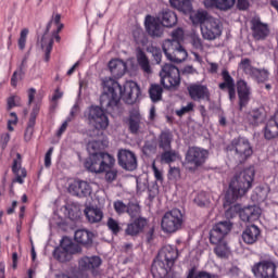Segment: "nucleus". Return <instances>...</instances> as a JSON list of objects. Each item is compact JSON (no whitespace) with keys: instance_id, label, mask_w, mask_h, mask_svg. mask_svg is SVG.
Segmentation results:
<instances>
[{"instance_id":"obj_1","label":"nucleus","mask_w":278,"mask_h":278,"mask_svg":"<svg viewBox=\"0 0 278 278\" xmlns=\"http://www.w3.org/2000/svg\"><path fill=\"white\" fill-rule=\"evenodd\" d=\"M103 93L100 97L101 108L104 110H114L118 105V101L124 99L128 105L136 103L140 97V87L136 81H126L124 87L114 80V78H104L102 80Z\"/></svg>"},{"instance_id":"obj_2","label":"nucleus","mask_w":278,"mask_h":278,"mask_svg":"<svg viewBox=\"0 0 278 278\" xmlns=\"http://www.w3.org/2000/svg\"><path fill=\"white\" fill-rule=\"evenodd\" d=\"M253 179H255V168L253 167H249L235 175L226 192L224 207H229L232 203H236L240 197H244L250 188L253 187Z\"/></svg>"},{"instance_id":"obj_3","label":"nucleus","mask_w":278,"mask_h":278,"mask_svg":"<svg viewBox=\"0 0 278 278\" xmlns=\"http://www.w3.org/2000/svg\"><path fill=\"white\" fill-rule=\"evenodd\" d=\"M60 21H62V15L59 13L53 14L51 21L47 26V31H49V29L54 26V31L52 36L45 33L40 41H38V45H40L42 51H45L46 53V62H49L51 58V51L53 50V40H56V42H60L61 40L60 33L64 28V24L60 23Z\"/></svg>"},{"instance_id":"obj_4","label":"nucleus","mask_w":278,"mask_h":278,"mask_svg":"<svg viewBox=\"0 0 278 278\" xmlns=\"http://www.w3.org/2000/svg\"><path fill=\"white\" fill-rule=\"evenodd\" d=\"M160 260L156 261L152 266V274L157 275L160 278L166 277L168 270L175 265V261L178 257L177 249L167 245L164 247L160 252Z\"/></svg>"},{"instance_id":"obj_5","label":"nucleus","mask_w":278,"mask_h":278,"mask_svg":"<svg viewBox=\"0 0 278 278\" xmlns=\"http://www.w3.org/2000/svg\"><path fill=\"white\" fill-rule=\"evenodd\" d=\"M116 160L110 153L99 152L91 154L90 157L85 161V168L90 173L101 174L112 168Z\"/></svg>"},{"instance_id":"obj_6","label":"nucleus","mask_w":278,"mask_h":278,"mask_svg":"<svg viewBox=\"0 0 278 278\" xmlns=\"http://www.w3.org/2000/svg\"><path fill=\"white\" fill-rule=\"evenodd\" d=\"M184 227V214L179 208L166 212L161 222V228L164 233H175Z\"/></svg>"},{"instance_id":"obj_7","label":"nucleus","mask_w":278,"mask_h":278,"mask_svg":"<svg viewBox=\"0 0 278 278\" xmlns=\"http://www.w3.org/2000/svg\"><path fill=\"white\" fill-rule=\"evenodd\" d=\"M161 84L167 90H177L179 85L181 84V75L179 73V68L173 64L163 65L161 72Z\"/></svg>"},{"instance_id":"obj_8","label":"nucleus","mask_w":278,"mask_h":278,"mask_svg":"<svg viewBox=\"0 0 278 278\" xmlns=\"http://www.w3.org/2000/svg\"><path fill=\"white\" fill-rule=\"evenodd\" d=\"M210 157V152L199 147H191L188 149L185 156V166L189 170H197L200 166H203Z\"/></svg>"},{"instance_id":"obj_9","label":"nucleus","mask_w":278,"mask_h":278,"mask_svg":"<svg viewBox=\"0 0 278 278\" xmlns=\"http://www.w3.org/2000/svg\"><path fill=\"white\" fill-rule=\"evenodd\" d=\"M252 273L255 278H274L277 275V262L270 256H261L260 262L252 266Z\"/></svg>"},{"instance_id":"obj_10","label":"nucleus","mask_w":278,"mask_h":278,"mask_svg":"<svg viewBox=\"0 0 278 278\" xmlns=\"http://www.w3.org/2000/svg\"><path fill=\"white\" fill-rule=\"evenodd\" d=\"M226 216H230L233 218L236 214H239V217L243 223H253V220H257L260 218V211L255 208V206H248L242 208L240 204L229 205L225 207Z\"/></svg>"},{"instance_id":"obj_11","label":"nucleus","mask_w":278,"mask_h":278,"mask_svg":"<svg viewBox=\"0 0 278 278\" xmlns=\"http://www.w3.org/2000/svg\"><path fill=\"white\" fill-rule=\"evenodd\" d=\"M232 151H235L236 159L242 164L248 157L253 155V147L249 139L239 137L231 142Z\"/></svg>"},{"instance_id":"obj_12","label":"nucleus","mask_w":278,"mask_h":278,"mask_svg":"<svg viewBox=\"0 0 278 278\" xmlns=\"http://www.w3.org/2000/svg\"><path fill=\"white\" fill-rule=\"evenodd\" d=\"M233 229V224L229 220H224L215 224L210 232L211 244H220Z\"/></svg>"},{"instance_id":"obj_13","label":"nucleus","mask_w":278,"mask_h":278,"mask_svg":"<svg viewBox=\"0 0 278 278\" xmlns=\"http://www.w3.org/2000/svg\"><path fill=\"white\" fill-rule=\"evenodd\" d=\"M88 121L96 129H108L110 119L103 109L99 106H90L88 113Z\"/></svg>"},{"instance_id":"obj_14","label":"nucleus","mask_w":278,"mask_h":278,"mask_svg":"<svg viewBox=\"0 0 278 278\" xmlns=\"http://www.w3.org/2000/svg\"><path fill=\"white\" fill-rule=\"evenodd\" d=\"M75 253H77V245L71 242V240L64 239L61 245L54 251V257L62 263L71 262Z\"/></svg>"},{"instance_id":"obj_15","label":"nucleus","mask_w":278,"mask_h":278,"mask_svg":"<svg viewBox=\"0 0 278 278\" xmlns=\"http://www.w3.org/2000/svg\"><path fill=\"white\" fill-rule=\"evenodd\" d=\"M201 29L204 40H216L223 35V24L214 17L210 18Z\"/></svg>"},{"instance_id":"obj_16","label":"nucleus","mask_w":278,"mask_h":278,"mask_svg":"<svg viewBox=\"0 0 278 278\" xmlns=\"http://www.w3.org/2000/svg\"><path fill=\"white\" fill-rule=\"evenodd\" d=\"M250 27L254 40H266L270 36V28L257 16L251 18Z\"/></svg>"},{"instance_id":"obj_17","label":"nucleus","mask_w":278,"mask_h":278,"mask_svg":"<svg viewBox=\"0 0 278 278\" xmlns=\"http://www.w3.org/2000/svg\"><path fill=\"white\" fill-rule=\"evenodd\" d=\"M68 192L73 197H78V199H86V197H90L92 194V187L88 181L84 180H74L68 186Z\"/></svg>"},{"instance_id":"obj_18","label":"nucleus","mask_w":278,"mask_h":278,"mask_svg":"<svg viewBox=\"0 0 278 278\" xmlns=\"http://www.w3.org/2000/svg\"><path fill=\"white\" fill-rule=\"evenodd\" d=\"M118 164L125 170H136V168H138L136 154L129 150H121L118 152Z\"/></svg>"},{"instance_id":"obj_19","label":"nucleus","mask_w":278,"mask_h":278,"mask_svg":"<svg viewBox=\"0 0 278 278\" xmlns=\"http://www.w3.org/2000/svg\"><path fill=\"white\" fill-rule=\"evenodd\" d=\"M103 264L101 257L93 255V256H83L78 261L79 268L85 273H97V268H99Z\"/></svg>"},{"instance_id":"obj_20","label":"nucleus","mask_w":278,"mask_h":278,"mask_svg":"<svg viewBox=\"0 0 278 278\" xmlns=\"http://www.w3.org/2000/svg\"><path fill=\"white\" fill-rule=\"evenodd\" d=\"M237 92L239 98V110L242 111L243 108H247V105H249V101H251V86H249L245 80H238Z\"/></svg>"},{"instance_id":"obj_21","label":"nucleus","mask_w":278,"mask_h":278,"mask_svg":"<svg viewBox=\"0 0 278 278\" xmlns=\"http://www.w3.org/2000/svg\"><path fill=\"white\" fill-rule=\"evenodd\" d=\"M192 101H210V89L203 85L192 84L188 87Z\"/></svg>"},{"instance_id":"obj_22","label":"nucleus","mask_w":278,"mask_h":278,"mask_svg":"<svg viewBox=\"0 0 278 278\" xmlns=\"http://www.w3.org/2000/svg\"><path fill=\"white\" fill-rule=\"evenodd\" d=\"M223 83L219 84V90H228L230 101H236V83L233 77L227 71L222 72Z\"/></svg>"},{"instance_id":"obj_23","label":"nucleus","mask_w":278,"mask_h":278,"mask_svg":"<svg viewBox=\"0 0 278 278\" xmlns=\"http://www.w3.org/2000/svg\"><path fill=\"white\" fill-rule=\"evenodd\" d=\"M39 113H40V104H35L30 113L27 127L24 131L25 142H31V138H34V127H36V118L38 117Z\"/></svg>"},{"instance_id":"obj_24","label":"nucleus","mask_w":278,"mask_h":278,"mask_svg":"<svg viewBox=\"0 0 278 278\" xmlns=\"http://www.w3.org/2000/svg\"><path fill=\"white\" fill-rule=\"evenodd\" d=\"M261 236H262V230L260 229V227L255 225H250L245 227L241 238L245 244H255V242L260 240Z\"/></svg>"},{"instance_id":"obj_25","label":"nucleus","mask_w":278,"mask_h":278,"mask_svg":"<svg viewBox=\"0 0 278 278\" xmlns=\"http://www.w3.org/2000/svg\"><path fill=\"white\" fill-rule=\"evenodd\" d=\"M264 138L265 140H275L278 138V111L266 123L264 127Z\"/></svg>"},{"instance_id":"obj_26","label":"nucleus","mask_w":278,"mask_h":278,"mask_svg":"<svg viewBox=\"0 0 278 278\" xmlns=\"http://www.w3.org/2000/svg\"><path fill=\"white\" fill-rule=\"evenodd\" d=\"M109 71L117 79L127 73V63L121 59H113L109 62Z\"/></svg>"},{"instance_id":"obj_27","label":"nucleus","mask_w":278,"mask_h":278,"mask_svg":"<svg viewBox=\"0 0 278 278\" xmlns=\"http://www.w3.org/2000/svg\"><path fill=\"white\" fill-rule=\"evenodd\" d=\"M247 121L250 123V125L257 127V125H262V123L266 121V111H264L262 108L251 110L247 114Z\"/></svg>"},{"instance_id":"obj_28","label":"nucleus","mask_w":278,"mask_h":278,"mask_svg":"<svg viewBox=\"0 0 278 278\" xmlns=\"http://www.w3.org/2000/svg\"><path fill=\"white\" fill-rule=\"evenodd\" d=\"M22 159L21 155L17 153L16 159L13 161L12 170L15 174V179L13 180V184H24L25 177H27V170L25 168H22Z\"/></svg>"},{"instance_id":"obj_29","label":"nucleus","mask_w":278,"mask_h":278,"mask_svg":"<svg viewBox=\"0 0 278 278\" xmlns=\"http://www.w3.org/2000/svg\"><path fill=\"white\" fill-rule=\"evenodd\" d=\"M159 20L163 27H175V25H177V14L169 9L163 10L159 14Z\"/></svg>"},{"instance_id":"obj_30","label":"nucleus","mask_w":278,"mask_h":278,"mask_svg":"<svg viewBox=\"0 0 278 278\" xmlns=\"http://www.w3.org/2000/svg\"><path fill=\"white\" fill-rule=\"evenodd\" d=\"M92 238H94V235L87 229L76 230L74 235L75 242L83 244V247H90L92 244Z\"/></svg>"},{"instance_id":"obj_31","label":"nucleus","mask_w":278,"mask_h":278,"mask_svg":"<svg viewBox=\"0 0 278 278\" xmlns=\"http://www.w3.org/2000/svg\"><path fill=\"white\" fill-rule=\"evenodd\" d=\"M146 28L149 36H152V38H162L164 34V27H162V24H160L157 20H147Z\"/></svg>"},{"instance_id":"obj_32","label":"nucleus","mask_w":278,"mask_h":278,"mask_svg":"<svg viewBox=\"0 0 278 278\" xmlns=\"http://www.w3.org/2000/svg\"><path fill=\"white\" fill-rule=\"evenodd\" d=\"M144 225H147L144 218L135 219V222L127 225L125 229L126 236H138L144 229Z\"/></svg>"},{"instance_id":"obj_33","label":"nucleus","mask_w":278,"mask_h":278,"mask_svg":"<svg viewBox=\"0 0 278 278\" xmlns=\"http://www.w3.org/2000/svg\"><path fill=\"white\" fill-rule=\"evenodd\" d=\"M235 4L236 0H204L205 8H217V10H229Z\"/></svg>"},{"instance_id":"obj_34","label":"nucleus","mask_w":278,"mask_h":278,"mask_svg":"<svg viewBox=\"0 0 278 278\" xmlns=\"http://www.w3.org/2000/svg\"><path fill=\"white\" fill-rule=\"evenodd\" d=\"M172 8L184 12V14H190L192 12V0H169Z\"/></svg>"},{"instance_id":"obj_35","label":"nucleus","mask_w":278,"mask_h":278,"mask_svg":"<svg viewBox=\"0 0 278 278\" xmlns=\"http://www.w3.org/2000/svg\"><path fill=\"white\" fill-rule=\"evenodd\" d=\"M173 144V132L170 130L162 131L159 136V148L163 151L170 150Z\"/></svg>"},{"instance_id":"obj_36","label":"nucleus","mask_w":278,"mask_h":278,"mask_svg":"<svg viewBox=\"0 0 278 278\" xmlns=\"http://www.w3.org/2000/svg\"><path fill=\"white\" fill-rule=\"evenodd\" d=\"M85 215L89 223H101L103 220V211L101 208L87 207Z\"/></svg>"},{"instance_id":"obj_37","label":"nucleus","mask_w":278,"mask_h":278,"mask_svg":"<svg viewBox=\"0 0 278 278\" xmlns=\"http://www.w3.org/2000/svg\"><path fill=\"white\" fill-rule=\"evenodd\" d=\"M181 43L177 40H170V39H166L163 42L162 49L167 58V60L172 56V54L175 53V51L179 48Z\"/></svg>"},{"instance_id":"obj_38","label":"nucleus","mask_w":278,"mask_h":278,"mask_svg":"<svg viewBox=\"0 0 278 278\" xmlns=\"http://www.w3.org/2000/svg\"><path fill=\"white\" fill-rule=\"evenodd\" d=\"M188 58V51L184 47L178 46L177 50L172 54L168 59L169 62H175L176 64H181V62H186Z\"/></svg>"},{"instance_id":"obj_39","label":"nucleus","mask_w":278,"mask_h":278,"mask_svg":"<svg viewBox=\"0 0 278 278\" xmlns=\"http://www.w3.org/2000/svg\"><path fill=\"white\" fill-rule=\"evenodd\" d=\"M179 159V152L175 150H164L161 154V163L162 164H173V162H177Z\"/></svg>"},{"instance_id":"obj_40","label":"nucleus","mask_w":278,"mask_h":278,"mask_svg":"<svg viewBox=\"0 0 278 278\" xmlns=\"http://www.w3.org/2000/svg\"><path fill=\"white\" fill-rule=\"evenodd\" d=\"M128 125L131 134H138V130L140 129V113L137 111H134L130 113Z\"/></svg>"},{"instance_id":"obj_41","label":"nucleus","mask_w":278,"mask_h":278,"mask_svg":"<svg viewBox=\"0 0 278 278\" xmlns=\"http://www.w3.org/2000/svg\"><path fill=\"white\" fill-rule=\"evenodd\" d=\"M163 92H164V89L162 88V86H160L157 84L151 85V87L149 89V94H150L151 101H153V103H157V101H162Z\"/></svg>"},{"instance_id":"obj_42","label":"nucleus","mask_w":278,"mask_h":278,"mask_svg":"<svg viewBox=\"0 0 278 278\" xmlns=\"http://www.w3.org/2000/svg\"><path fill=\"white\" fill-rule=\"evenodd\" d=\"M137 62L144 73H151V65L149 64V59L142 50L137 52Z\"/></svg>"},{"instance_id":"obj_43","label":"nucleus","mask_w":278,"mask_h":278,"mask_svg":"<svg viewBox=\"0 0 278 278\" xmlns=\"http://www.w3.org/2000/svg\"><path fill=\"white\" fill-rule=\"evenodd\" d=\"M126 213H128V215L132 219L136 218V220H138V218H142V217H140L141 210H140L139 204L128 203V208H127Z\"/></svg>"},{"instance_id":"obj_44","label":"nucleus","mask_w":278,"mask_h":278,"mask_svg":"<svg viewBox=\"0 0 278 278\" xmlns=\"http://www.w3.org/2000/svg\"><path fill=\"white\" fill-rule=\"evenodd\" d=\"M217 245L214 249L215 255L217 257H225L229 253V248L227 247V243L225 241H222L219 243H216Z\"/></svg>"},{"instance_id":"obj_45","label":"nucleus","mask_w":278,"mask_h":278,"mask_svg":"<svg viewBox=\"0 0 278 278\" xmlns=\"http://www.w3.org/2000/svg\"><path fill=\"white\" fill-rule=\"evenodd\" d=\"M106 227L110 229V231H112L113 236H118V233H121V224L118 223V220L112 217L108 219Z\"/></svg>"},{"instance_id":"obj_46","label":"nucleus","mask_w":278,"mask_h":278,"mask_svg":"<svg viewBox=\"0 0 278 278\" xmlns=\"http://www.w3.org/2000/svg\"><path fill=\"white\" fill-rule=\"evenodd\" d=\"M210 18H214L212 16H210V14H207L206 11H198L194 16H193V21L194 23H199L200 25H205V23L210 20Z\"/></svg>"},{"instance_id":"obj_47","label":"nucleus","mask_w":278,"mask_h":278,"mask_svg":"<svg viewBox=\"0 0 278 278\" xmlns=\"http://www.w3.org/2000/svg\"><path fill=\"white\" fill-rule=\"evenodd\" d=\"M239 68L240 71H243L247 75H252L253 71H255V67L251 66V60L249 59H243L239 63Z\"/></svg>"},{"instance_id":"obj_48","label":"nucleus","mask_w":278,"mask_h":278,"mask_svg":"<svg viewBox=\"0 0 278 278\" xmlns=\"http://www.w3.org/2000/svg\"><path fill=\"white\" fill-rule=\"evenodd\" d=\"M251 76L255 77L257 81H266L268 79V71L254 68Z\"/></svg>"},{"instance_id":"obj_49","label":"nucleus","mask_w":278,"mask_h":278,"mask_svg":"<svg viewBox=\"0 0 278 278\" xmlns=\"http://www.w3.org/2000/svg\"><path fill=\"white\" fill-rule=\"evenodd\" d=\"M152 173L154 175V179L159 181V184H164V169L157 168L155 161L152 162Z\"/></svg>"},{"instance_id":"obj_50","label":"nucleus","mask_w":278,"mask_h":278,"mask_svg":"<svg viewBox=\"0 0 278 278\" xmlns=\"http://www.w3.org/2000/svg\"><path fill=\"white\" fill-rule=\"evenodd\" d=\"M167 177L169 181H179L181 179V170L179 167H169Z\"/></svg>"},{"instance_id":"obj_51","label":"nucleus","mask_w":278,"mask_h":278,"mask_svg":"<svg viewBox=\"0 0 278 278\" xmlns=\"http://www.w3.org/2000/svg\"><path fill=\"white\" fill-rule=\"evenodd\" d=\"M190 112H194V103L192 102H189L186 106L176 110L175 114L176 116H179V118H181V116H186V114H190Z\"/></svg>"},{"instance_id":"obj_52","label":"nucleus","mask_w":278,"mask_h":278,"mask_svg":"<svg viewBox=\"0 0 278 278\" xmlns=\"http://www.w3.org/2000/svg\"><path fill=\"white\" fill-rule=\"evenodd\" d=\"M21 105V97L11 96L7 99V110H12L14 108H20Z\"/></svg>"},{"instance_id":"obj_53","label":"nucleus","mask_w":278,"mask_h":278,"mask_svg":"<svg viewBox=\"0 0 278 278\" xmlns=\"http://www.w3.org/2000/svg\"><path fill=\"white\" fill-rule=\"evenodd\" d=\"M18 125V115L15 112L10 113V119L8 121L7 127L9 131H14V127Z\"/></svg>"},{"instance_id":"obj_54","label":"nucleus","mask_w":278,"mask_h":278,"mask_svg":"<svg viewBox=\"0 0 278 278\" xmlns=\"http://www.w3.org/2000/svg\"><path fill=\"white\" fill-rule=\"evenodd\" d=\"M105 173V181L109 184H112V181H115L116 177H118V170L112 166L111 168L104 170Z\"/></svg>"},{"instance_id":"obj_55","label":"nucleus","mask_w":278,"mask_h":278,"mask_svg":"<svg viewBox=\"0 0 278 278\" xmlns=\"http://www.w3.org/2000/svg\"><path fill=\"white\" fill-rule=\"evenodd\" d=\"M113 207L116 212V214L121 215V214H125V212H127L128 210V205L125 204L123 201L117 200L113 203Z\"/></svg>"},{"instance_id":"obj_56","label":"nucleus","mask_w":278,"mask_h":278,"mask_svg":"<svg viewBox=\"0 0 278 278\" xmlns=\"http://www.w3.org/2000/svg\"><path fill=\"white\" fill-rule=\"evenodd\" d=\"M23 79V68L21 67L20 71H15L11 77V86L16 88L18 81Z\"/></svg>"},{"instance_id":"obj_57","label":"nucleus","mask_w":278,"mask_h":278,"mask_svg":"<svg viewBox=\"0 0 278 278\" xmlns=\"http://www.w3.org/2000/svg\"><path fill=\"white\" fill-rule=\"evenodd\" d=\"M28 34H29V29H27V28L22 29V31L20 34L18 47H20L21 51H23V49H25Z\"/></svg>"},{"instance_id":"obj_58","label":"nucleus","mask_w":278,"mask_h":278,"mask_svg":"<svg viewBox=\"0 0 278 278\" xmlns=\"http://www.w3.org/2000/svg\"><path fill=\"white\" fill-rule=\"evenodd\" d=\"M99 149H101V143L99 141H90L87 144V151H89L91 155H94V153H98L97 151H99Z\"/></svg>"},{"instance_id":"obj_59","label":"nucleus","mask_w":278,"mask_h":278,"mask_svg":"<svg viewBox=\"0 0 278 278\" xmlns=\"http://www.w3.org/2000/svg\"><path fill=\"white\" fill-rule=\"evenodd\" d=\"M63 97H64V92H62L60 88H56L52 96V101L54 102L52 104V110H55V108H58V101H60V99H62Z\"/></svg>"},{"instance_id":"obj_60","label":"nucleus","mask_w":278,"mask_h":278,"mask_svg":"<svg viewBox=\"0 0 278 278\" xmlns=\"http://www.w3.org/2000/svg\"><path fill=\"white\" fill-rule=\"evenodd\" d=\"M172 40H176V42H181L184 40V29L177 28L172 33Z\"/></svg>"},{"instance_id":"obj_61","label":"nucleus","mask_w":278,"mask_h":278,"mask_svg":"<svg viewBox=\"0 0 278 278\" xmlns=\"http://www.w3.org/2000/svg\"><path fill=\"white\" fill-rule=\"evenodd\" d=\"M193 278H218V276L207 271H198L197 274L193 273Z\"/></svg>"},{"instance_id":"obj_62","label":"nucleus","mask_w":278,"mask_h":278,"mask_svg":"<svg viewBox=\"0 0 278 278\" xmlns=\"http://www.w3.org/2000/svg\"><path fill=\"white\" fill-rule=\"evenodd\" d=\"M51 155H53V147H51L45 155V166H46V168L51 167Z\"/></svg>"},{"instance_id":"obj_63","label":"nucleus","mask_w":278,"mask_h":278,"mask_svg":"<svg viewBox=\"0 0 278 278\" xmlns=\"http://www.w3.org/2000/svg\"><path fill=\"white\" fill-rule=\"evenodd\" d=\"M192 45L194 49H198L199 51H203V41L199 37L192 38Z\"/></svg>"},{"instance_id":"obj_64","label":"nucleus","mask_w":278,"mask_h":278,"mask_svg":"<svg viewBox=\"0 0 278 278\" xmlns=\"http://www.w3.org/2000/svg\"><path fill=\"white\" fill-rule=\"evenodd\" d=\"M237 8L239 10H249V1L248 0H237Z\"/></svg>"}]
</instances>
